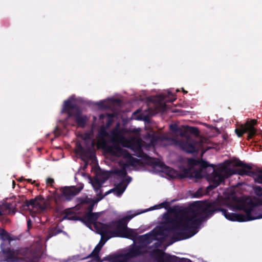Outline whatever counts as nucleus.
<instances>
[{
    "instance_id": "9d476101",
    "label": "nucleus",
    "mask_w": 262,
    "mask_h": 262,
    "mask_svg": "<svg viewBox=\"0 0 262 262\" xmlns=\"http://www.w3.org/2000/svg\"><path fill=\"white\" fill-rule=\"evenodd\" d=\"M126 186L125 182L122 181L119 183L115 188L110 190L108 193L112 192H114L116 195L119 196L123 193L126 188Z\"/></svg>"
},
{
    "instance_id": "f257e3e1",
    "label": "nucleus",
    "mask_w": 262,
    "mask_h": 262,
    "mask_svg": "<svg viewBox=\"0 0 262 262\" xmlns=\"http://www.w3.org/2000/svg\"><path fill=\"white\" fill-rule=\"evenodd\" d=\"M208 205L203 202L196 203L192 210L181 216H177L170 223V228L164 231L167 226H163L160 228L161 232H166L165 236L171 233L182 234L188 231L194 226L201 222L206 217L210 212Z\"/></svg>"
},
{
    "instance_id": "9b49d317",
    "label": "nucleus",
    "mask_w": 262,
    "mask_h": 262,
    "mask_svg": "<svg viewBox=\"0 0 262 262\" xmlns=\"http://www.w3.org/2000/svg\"><path fill=\"white\" fill-rule=\"evenodd\" d=\"M223 177L217 172H214L209 178L210 181L213 183L211 186L213 188L217 187L223 181Z\"/></svg>"
},
{
    "instance_id": "5701e85b",
    "label": "nucleus",
    "mask_w": 262,
    "mask_h": 262,
    "mask_svg": "<svg viewBox=\"0 0 262 262\" xmlns=\"http://www.w3.org/2000/svg\"><path fill=\"white\" fill-rule=\"evenodd\" d=\"M182 128V129H183L185 132L188 131L189 127L187 126H183Z\"/></svg>"
},
{
    "instance_id": "1a4fd4ad",
    "label": "nucleus",
    "mask_w": 262,
    "mask_h": 262,
    "mask_svg": "<svg viewBox=\"0 0 262 262\" xmlns=\"http://www.w3.org/2000/svg\"><path fill=\"white\" fill-rule=\"evenodd\" d=\"M181 147L187 152H193L195 151L194 142L188 139L186 143H180Z\"/></svg>"
},
{
    "instance_id": "dca6fc26",
    "label": "nucleus",
    "mask_w": 262,
    "mask_h": 262,
    "mask_svg": "<svg viewBox=\"0 0 262 262\" xmlns=\"http://www.w3.org/2000/svg\"><path fill=\"white\" fill-rule=\"evenodd\" d=\"M99 216V214L97 213H91L90 214V221L91 222H95Z\"/></svg>"
},
{
    "instance_id": "423d86ee",
    "label": "nucleus",
    "mask_w": 262,
    "mask_h": 262,
    "mask_svg": "<svg viewBox=\"0 0 262 262\" xmlns=\"http://www.w3.org/2000/svg\"><path fill=\"white\" fill-rule=\"evenodd\" d=\"M29 209L34 212L40 213L47 207L46 201L42 198L37 197L30 201L28 204Z\"/></svg>"
},
{
    "instance_id": "393cba45",
    "label": "nucleus",
    "mask_w": 262,
    "mask_h": 262,
    "mask_svg": "<svg viewBox=\"0 0 262 262\" xmlns=\"http://www.w3.org/2000/svg\"><path fill=\"white\" fill-rule=\"evenodd\" d=\"M11 252L12 253V256H11V257H14V256H15V254H16L15 252L14 251H13V252Z\"/></svg>"
},
{
    "instance_id": "4468645a",
    "label": "nucleus",
    "mask_w": 262,
    "mask_h": 262,
    "mask_svg": "<svg viewBox=\"0 0 262 262\" xmlns=\"http://www.w3.org/2000/svg\"><path fill=\"white\" fill-rule=\"evenodd\" d=\"M255 180L259 183H262V170H257L254 174Z\"/></svg>"
},
{
    "instance_id": "c756f323",
    "label": "nucleus",
    "mask_w": 262,
    "mask_h": 262,
    "mask_svg": "<svg viewBox=\"0 0 262 262\" xmlns=\"http://www.w3.org/2000/svg\"><path fill=\"white\" fill-rule=\"evenodd\" d=\"M69 102H67L65 103V104L67 105Z\"/></svg>"
},
{
    "instance_id": "b1692460",
    "label": "nucleus",
    "mask_w": 262,
    "mask_h": 262,
    "mask_svg": "<svg viewBox=\"0 0 262 262\" xmlns=\"http://www.w3.org/2000/svg\"><path fill=\"white\" fill-rule=\"evenodd\" d=\"M30 226H31V221H30V220H29L28 221V226L29 228H30Z\"/></svg>"
},
{
    "instance_id": "bb28decb",
    "label": "nucleus",
    "mask_w": 262,
    "mask_h": 262,
    "mask_svg": "<svg viewBox=\"0 0 262 262\" xmlns=\"http://www.w3.org/2000/svg\"><path fill=\"white\" fill-rule=\"evenodd\" d=\"M104 174H105L106 176H107L109 174V173H107V172H106V173H105ZM108 178V177H106V178Z\"/></svg>"
},
{
    "instance_id": "a878e982",
    "label": "nucleus",
    "mask_w": 262,
    "mask_h": 262,
    "mask_svg": "<svg viewBox=\"0 0 262 262\" xmlns=\"http://www.w3.org/2000/svg\"><path fill=\"white\" fill-rule=\"evenodd\" d=\"M171 129L174 130H176V131H178L177 129H176L175 128V127L173 126H171Z\"/></svg>"
},
{
    "instance_id": "7ed1b4c3",
    "label": "nucleus",
    "mask_w": 262,
    "mask_h": 262,
    "mask_svg": "<svg viewBox=\"0 0 262 262\" xmlns=\"http://www.w3.org/2000/svg\"><path fill=\"white\" fill-rule=\"evenodd\" d=\"M135 216V214H131L123 217L121 221L123 223L121 224L120 223L116 230L113 232H111V235L108 238L115 236H120L134 239L136 236V233L134 230L127 228L126 223Z\"/></svg>"
},
{
    "instance_id": "cd10ccee",
    "label": "nucleus",
    "mask_w": 262,
    "mask_h": 262,
    "mask_svg": "<svg viewBox=\"0 0 262 262\" xmlns=\"http://www.w3.org/2000/svg\"><path fill=\"white\" fill-rule=\"evenodd\" d=\"M180 135L182 136H185V134L184 133H180Z\"/></svg>"
},
{
    "instance_id": "f8f14e48",
    "label": "nucleus",
    "mask_w": 262,
    "mask_h": 262,
    "mask_svg": "<svg viewBox=\"0 0 262 262\" xmlns=\"http://www.w3.org/2000/svg\"><path fill=\"white\" fill-rule=\"evenodd\" d=\"M102 246L98 245L94 249L91 254L89 255V257H93L94 259H98V254L100 251Z\"/></svg>"
},
{
    "instance_id": "c85d7f7f",
    "label": "nucleus",
    "mask_w": 262,
    "mask_h": 262,
    "mask_svg": "<svg viewBox=\"0 0 262 262\" xmlns=\"http://www.w3.org/2000/svg\"><path fill=\"white\" fill-rule=\"evenodd\" d=\"M7 207V205H4V206H3V208H4V207Z\"/></svg>"
},
{
    "instance_id": "aec40b11",
    "label": "nucleus",
    "mask_w": 262,
    "mask_h": 262,
    "mask_svg": "<svg viewBox=\"0 0 262 262\" xmlns=\"http://www.w3.org/2000/svg\"><path fill=\"white\" fill-rule=\"evenodd\" d=\"M102 198H103V196H101V197H100L99 198H97L96 199L91 200L90 201H91V203H92L93 204V205H94V204H96L97 203H98L99 201H100Z\"/></svg>"
},
{
    "instance_id": "412c9836",
    "label": "nucleus",
    "mask_w": 262,
    "mask_h": 262,
    "mask_svg": "<svg viewBox=\"0 0 262 262\" xmlns=\"http://www.w3.org/2000/svg\"><path fill=\"white\" fill-rule=\"evenodd\" d=\"M9 213H10V210L9 209L8 210H6L5 211H3V212L0 211V216L2 215L3 214H9Z\"/></svg>"
},
{
    "instance_id": "f3484780",
    "label": "nucleus",
    "mask_w": 262,
    "mask_h": 262,
    "mask_svg": "<svg viewBox=\"0 0 262 262\" xmlns=\"http://www.w3.org/2000/svg\"><path fill=\"white\" fill-rule=\"evenodd\" d=\"M254 191L255 193L258 195H261L262 194V189H261L259 187H255Z\"/></svg>"
},
{
    "instance_id": "ddd939ff",
    "label": "nucleus",
    "mask_w": 262,
    "mask_h": 262,
    "mask_svg": "<svg viewBox=\"0 0 262 262\" xmlns=\"http://www.w3.org/2000/svg\"><path fill=\"white\" fill-rule=\"evenodd\" d=\"M75 119L77 123L81 126H83L86 121V117L81 116L80 115L76 116L75 117Z\"/></svg>"
},
{
    "instance_id": "39448f33",
    "label": "nucleus",
    "mask_w": 262,
    "mask_h": 262,
    "mask_svg": "<svg viewBox=\"0 0 262 262\" xmlns=\"http://www.w3.org/2000/svg\"><path fill=\"white\" fill-rule=\"evenodd\" d=\"M113 141L117 143L121 144L123 147L130 148L133 150H138L140 148V143L135 139H128L120 134H117L113 137Z\"/></svg>"
},
{
    "instance_id": "0eeeda50",
    "label": "nucleus",
    "mask_w": 262,
    "mask_h": 262,
    "mask_svg": "<svg viewBox=\"0 0 262 262\" xmlns=\"http://www.w3.org/2000/svg\"><path fill=\"white\" fill-rule=\"evenodd\" d=\"M83 187L76 188L75 187H66L60 189L61 195L67 200H71L75 195L78 194Z\"/></svg>"
},
{
    "instance_id": "20e7f679",
    "label": "nucleus",
    "mask_w": 262,
    "mask_h": 262,
    "mask_svg": "<svg viewBox=\"0 0 262 262\" xmlns=\"http://www.w3.org/2000/svg\"><path fill=\"white\" fill-rule=\"evenodd\" d=\"M256 124V120H248L245 124H241L238 128H236L235 132L239 137H242L244 133L248 132V138L250 139L256 133V130L253 126Z\"/></svg>"
},
{
    "instance_id": "6ab92c4d",
    "label": "nucleus",
    "mask_w": 262,
    "mask_h": 262,
    "mask_svg": "<svg viewBox=\"0 0 262 262\" xmlns=\"http://www.w3.org/2000/svg\"><path fill=\"white\" fill-rule=\"evenodd\" d=\"M6 234V233L5 232V231L3 229L0 228V236L2 237V238L4 239H5L6 238L5 236Z\"/></svg>"
},
{
    "instance_id": "6e6552de",
    "label": "nucleus",
    "mask_w": 262,
    "mask_h": 262,
    "mask_svg": "<svg viewBox=\"0 0 262 262\" xmlns=\"http://www.w3.org/2000/svg\"><path fill=\"white\" fill-rule=\"evenodd\" d=\"M110 150L112 154L118 157L123 156L124 158L126 159L127 162L131 161V155L126 150L121 148L118 145L112 146L110 147Z\"/></svg>"
},
{
    "instance_id": "a211bd4d",
    "label": "nucleus",
    "mask_w": 262,
    "mask_h": 262,
    "mask_svg": "<svg viewBox=\"0 0 262 262\" xmlns=\"http://www.w3.org/2000/svg\"><path fill=\"white\" fill-rule=\"evenodd\" d=\"M188 163L190 166H193L196 165L198 163V161L194 159H189L188 160Z\"/></svg>"
},
{
    "instance_id": "f03ea898",
    "label": "nucleus",
    "mask_w": 262,
    "mask_h": 262,
    "mask_svg": "<svg viewBox=\"0 0 262 262\" xmlns=\"http://www.w3.org/2000/svg\"><path fill=\"white\" fill-rule=\"evenodd\" d=\"M262 205V199L242 197L238 199L234 196H231V201L228 206L233 209L243 210L245 215L241 214L227 213L226 210L221 209L225 217L232 221L245 222L254 220L262 217V214L257 212V207Z\"/></svg>"
},
{
    "instance_id": "2eb2a0df",
    "label": "nucleus",
    "mask_w": 262,
    "mask_h": 262,
    "mask_svg": "<svg viewBox=\"0 0 262 262\" xmlns=\"http://www.w3.org/2000/svg\"><path fill=\"white\" fill-rule=\"evenodd\" d=\"M203 170V169H202L200 171H195L193 173H192L190 177L195 178L196 179H200L203 177V175L202 173Z\"/></svg>"
},
{
    "instance_id": "4be33fe9",
    "label": "nucleus",
    "mask_w": 262,
    "mask_h": 262,
    "mask_svg": "<svg viewBox=\"0 0 262 262\" xmlns=\"http://www.w3.org/2000/svg\"><path fill=\"white\" fill-rule=\"evenodd\" d=\"M53 181H54L53 179H52L51 178H48L47 180V183L48 184H52L53 183Z\"/></svg>"
}]
</instances>
